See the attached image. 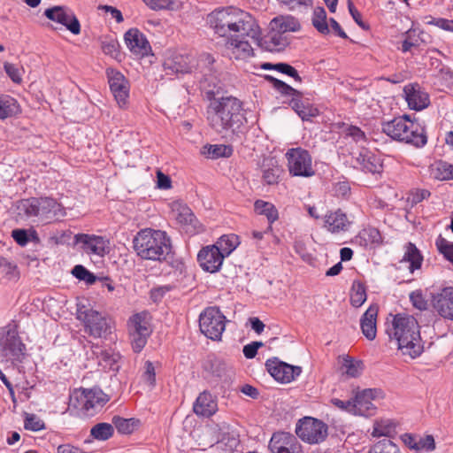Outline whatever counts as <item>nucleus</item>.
I'll use <instances>...</instances> for the list:
<instances>
[{
    "label": "nucleus",
    "mask_w": 453,
    "mask_h": 453,
    "mask_svg": "<svg viewBox=\"0 0 453 453\" xmlns=\"http://www.w3.org/2000/svg\"><path fill=\"white\" fill-rule=\"evenodd\" d=\"M215 93L213 91L208 94ZM207 120L210 127L223 137L238 140L245 133L247 119L242 103L236 97L216 96L210 98L207 107Z\"/></svg>",
    "instance_id": "1"
},
{
    "label": "nucleus",
    "mask_w": 453,
    "mask_h": 453,
    "mask_svg": "<svg viewBox=\"0 0 453 453\" xmlns=\"http://www.w3.org/2000/svg\"><path fill=\"white\" fill-rule=\"evenodd\" d=\"M207 23L219 36L249 37L260 44V27L251 15L234 7L215 10L207 16Z\"/></svg>",
    "instance_id": "2"
},
{
    "label": "nucleus",
    "mask_w": 453,
    "mask_h": 453,
    "mask_svg": "<svg viewBox=\"0 0 453 453\" xmlns=\"http://www.w3.org/2000/svg\"><path fill=\"white\" fill-rule=\"evenodd\" d=\"M386 334L390 342H395L403 355L411 358L419 357L424 351V344L420 336L419 325L411 315L398 313L391 322H387Z\"/></svg>",
    "instance_id": "3"
},
{
    "label": "nucleus",
    "mask_w": 453,
    "mask_h": 453,
    "mask_svg": "<svg viewBox=\"0 0 453 453\" xmlns=\"http://www.w3.org/2000/svg\"><path fill=\"white\" fill-rule=\"evenodd\" d=\"M133 248L142 259L163 261L171 253V240L161 230L145 228L140 230L133 240Z\"/></svg>",
    "instance_id": "4"
},
{
    "label": "nucleus",
    "mask_w": 453,
    "mask_h": 453,
    "mask_svg": "<svg viewBox=\"0 0 453 453\" xmlns=\"http://www.w3.org/2000/svg\"><path fill=\"white\" fill-rule=\"evenodd\" d=\"M382 131L394 140L422 147L426 143L424 128L407 115L397 117L382 124Z\"/></svg>",
    "instance_id": "5"
},
{
    "label": "nucleus",
    "mask_w": 453,
    "mask_h": 453,
    "mask_svg": "<svg viewBox=\"0 0 453 453\" xmlns=\"http://www.w3.org/2000/svg\"><path fill=\"white\" fill-rule=\"evenodd\" d=\"M296 434L302 441L307 443L319 444L326 439L328 426L320 419L304 417L298 420Z\"/></svg>",
    "instance_id": "6"
},
{
    "label": "nucleus",
    "mask_w": 453,
    "mask_h": 453,
    "mask_svg": "<svg viewBox=\"0 0 453 453\" xmlns=\"http://www.w3.org/2000/svg\"><path fill=\"white\" fill-rule=\"evenodd\" d=\"M199 327L206 337L219 341L225 331L226 317L218 307H208L199 316Z\"/></svg>",
    "instance_id": "7"
},
{
    "label": "nucleus",
    "mask_w": 453,
    "mask_h": 453,
    "mask_svg": "<svg viewBox=\"0 0 453 453\" xmlns=\"http://www.w3.org/2000/svg\"><path fill=\"white\" fill-rule=\"evenodd\" d=\"M288 167L290 174L298 177H311L315 174L312 165V158L308 150L292 148L286 153Z\"/></svg>",
    "instance_id": "8"
},
{
    "label": "nucleus",
    "mask_w": 453,
    "mask_h": 453,
    "mask_svg": "<svg viewBox=\"0 0 453 453\" xmlns=\"http://www.w3.org/2000/svg\"><path fill=\"white\" fill-rule=\"evenodd\" d=\"M127 326L132 348L134 352H140L152 332L146 314H134L129 319Z\"/></svg>",
    "instance_id": "9"
},
{
    "label": "nucleus",
    "mask_w": 453,
    "mask_h": 453,
    "mask_svg": "<svg viewBox=\"0 0 453 453\" xmlns=\"http://www.w3.org/2000/svg\"><path fill=\"white\" fill-rule=\"evenodd\" d=\"M172 211L178 225L186 234L194 235L203 231V226L187 204L178 201L173 202Z\"/></svg>",
    "instance_id": "10"
},
{
    "label": "nucleus",
    "mask_w": 453,
    "mask_h": 453,
    "mask_svg": "<svg viewBox=\"0 0 453 453\" xmlns=\"http://www.w3.org/2000/svg\"><path fill=\"white\" fill-rule=\"evenodd\" d=\"M78 319L83 320L89 334L95 337H106L111 334L110 319L93 309L78 311Z\"/></svg>",
    "instance_id": "11"
},
{
    "label": "nucleus",
    "mask_w": 453,
    "mask_h": 453,
    "mask_svg": "<svg viewBox=\"0 0 453 453\" xmlns=\"http://www.w3.org/2000/svg\"><path fill=\"white\" fill-rule=\"evenodd\" d=\"M44 15L47 19L64 25L72 34L81 33V25L74 13L65 6H54L46 9Z\"/></svg>",
    "instance_id": "12"
},
{
    "label": "nucleus",
    "mask_w": 453,
    "mask_h": 453,
    "mask_svg": "<svg viewBox=\"0 0 453 453\" xmlns=\"http://www.w3.org/2000/svg\"><path fill=\"white\" fill-rule=\"evenodd\" d=\"M268 372L278 381L288 383L299 376L302 369L279 360L277 357L268 359L265 363Z\"/></svg>",
    "instance_id": "13"
},
{
    "label": "nucleus",
    "mask_w": 453,
    "mask_h": 453,
    "mask_svg": "<svg viewBox=\"0 0 453 453\" xmlns=\"http://www.w3.org/2000/svg\"><path fill=\"white\" fill-rule=\"evenodd\" d=\"M108 82L118 104L120 107L126 105L129 96V86L127 80L117 70L109 68L106 71Z\"/></svg>",
    "instance_id": "14"
},
{
    "label": "nucleus",
    "mask_w": 453,
    "mask_h": 453,
    "mask_svg": "<svg viewBox=\"0 0 453 453\" xmlns=\"http://www.w3.org/2000/svg\"><path fill=\"white\" fill-rule=\"evenodd\" d=\"M224 256L214 245L203 248L198 255L197 260L201 267L209 273H216L220 269Z\"/></svg>",
    "instance_id": "15"
},
{
    "label": "nucleus",
    "mask_w": 453,
    "mask_h": 453,
    "mask_svg": "<svg viewBox=\"0 0 453 453\" xmlns=\"http://www.w3.org/2000/svg\"><path fill=\"white\" fill-rule=\"evenodd\" d=\"M124 40L130 51L137 56H147L151 50L146 36L137 28H131L127 31Z\"/></svg>",
    "instance_id": "16"
},
{
    "label": "nucleus",
    "mask_w": 453,
    "mask_h": 453,
    "mask_svg": "<svg viewBox=\"0 0 453 453\" xmlns=\"http://www.w3.org/2000/svg\"><path fill=\"white\" fill-rule=\"evenodd\" d=\"M381 392L377 389H365L357 393L354 398V414L361 416H371L373 414L375 406L372 403Z\"/></svg>",
    "instance_id": "17"
},
{
    "label": "nucleus",
    "mask_w": 453,
    "mask_h": 453,
    "mask_svg": "<svg viewBox=\"0 0 453 453\" xmlns=\"http://www.w3.org/2000/svg\"><path fill=\"white\" fill-rule=\"evenodd\" d=\"M433 306L443 318L453 320V288L448 287L433 295Z\"/></svg>",
    "instance_id": "18"
},
{
    "label": "nucleus",
    "mask_w": 453,
    "mask_h": 453,
    "mask_svg": "<svg viewBox=\"0 0 453 453\" xmlns=\"http://www.w3.org/2000/svg\"><path fill=\"white\" fill-rule=\"evenodd\" d=\"M3 354L12 361L21 362L25 357L26 347L14 332L9 331L2 343Z\"/></svg>",
    "instance_id": "19"
},
{
    "label": "nucleus",
    "mask_w": 453,
    "mask_h": 453,
    "mask_svg": "<svg viewBox=\"0 0 453 453\" xmlns=\"http://www.w3.org/2000/svg\"><path fill=\"white\" fill-rule=\"evenodd\" d=\"M75 242L81 244V248L88 253L103 256L109 242L102 236L87 234H78L74 236Z\"/></svg>",
    "instance_id": "20"
},
{
    "label": "nucleus",
    "mask_w": 453,
    "mask_h": 453,
    "mask_svg": "<svg viewBox=\"0 0 453 453\" xmlns=\"http://www.w3.org/2000/svg\"><path fill=\"white\" fill-rule=\"evenodd\" d=\"M405 99L411 109L421 111L428 106L429 96L423 91L418 84H409L404 87Z\"/></svg>",
    "instance_id": "21"
},
{
    "label": "nucleus",
    "mask_w": 453,
    "mask_h": 453,
    "mask_svg": "<svg viewBox=\"0 0 453 453\" xmlns=\"http://www.w3.org/2000/svg\"><path fill=\"white\" fill-rule=\"evenodd\" d=\"M245 37H232L226 43L227 54L235 59H247L253 56L251 44Z\"/></svg>",
    "instance_id": "22"
},
{
    "label": "nucleus",
    "mask_w": 453,
    "mask_h": 453,
    "mask_svg": "<svg viewBox=\"0 0 453 453\" xmlns=\"http://www.w3.org/2000/svg\"><path fill=\"white\" fill-rule=\"evenodd\" d=\"M297 441L294 435L287 433H276L272 436L269 449L272 453H295Z\"/></svg>",
    "instance_id": "23"
},
{
    "label": "nucleus",
    "mask_w": 453,
    "mask_h": 453,
    "mask_svg": "<svg viewBox=\"0 0 453 453\" xmlns=\"http://www.w3.org/2000/svg\"><path fill=\"white\" fill-rule=\"evenodd\" d=\"M350 224L347 215L340 209L325 216V227L334 234L348 231Z\"/></svg>",
    "instance_id": "24"
},
{
    "label": "nucleus",
    "mask_w": 453,
    "mask_h": 453,
    "mask_svg": "<svg viewBox=\"0 0 453 453\" xmlns=\"http://www.w3.org/2000/svg\"><path fill=\"white\" fill-rule=\"evenodd\" d=\"M80 401L81 408L88 412L91 410L103 407L108 398L101 390L84 389L80 395Z\"/></svg>",
    "instance_id": "25"
},
{
    "label": "nucleus",
    "mask_w": 453,
    "mask_h": 453,
    "mask_svg": "<svg viewBox=\"0 0 453 453\" xmlns=\"http://www.w3.org/2000/svg\"><path fill=\"white\" fill-rule=\"evenodd\" d=\"M194 412L203 417H211L218 410L217 402L207 391L201 393L193 406Z\"/></svg>",
    "instance_id": "26"
},
{
    "label": "nucleus",
    "mask_w": 453,
    "mask_h": 453,
    "mask_svg": "<svg viewBox=\"0 0 453 453\" xmlns=\"http://www.w3.org/2000/svg\"><path fill=\"white\" fill-rule=\"evenodd\" d=\"M378 315V307L371 305L363 314L360 320V326L363 334L370 341L376 337V319Z\"/></svg>",
    "instance_id": "27"
},
{
    "label": "nucleus",
    "mask_w": 453,
    "mask_h": 453,
    "mask_svg": "<svg viewBox=\"0 0 453 453\" xmlns=\"http://www.w3.org/2000/svg\"><path fill=\"white\" fill-rule=\"evenodd\" d=\"M259 41L260 44H256L270 51L280 50L288 44V39L284 34L271 29L264 40L259 36Z\"/></svg>",
    "instance_id": "28"
},
{
    "label": "nucleus",
    "mask_w": 453,
    "mask_h": 453,
    "mask_svg": "<svg viewBox=\"0 0 453 453\" xmlns=\"http://www.w3.org/2000/svg\"><path fill=\"white\" fill-rule=\"evenodd\" d=\"M356 161L361 170L365 173L374 174L382 171V163L380 158L369 151L361 152Z\"/></svg>",
    "instance_id": "29"
},
{
    "label": "nucleus",
    "mask_w": 453,
    "mask_h": 453,
    "mask_svg": "<svg viewBox=\"0 0 453 453\" xmlns=\"http://www.w3.org/2000/svg\"><path fill=\"white\" fill-rule=\"evenodd\" d=\"M271 30L278 31V33L286 34L288 32H296L299 30L300 24L291 16L276 17L270 22Z\"/></svg>",
    "instance_id": "30"
},
{
    "label": "nucleus",
    "mask_w": 453,
    "mask_h": 453,
    "mask_svg": "<svg viewBox=\"0 0 453 453\" xmlns=\"http://www.w3.org/2000/svg\"><path fill=\"white\" fill-rule=\"evenodd\" d=\"M40 201L42 217L51 219L52 218L64 216V208L55 199L50 197H42L40 198Z\"/></svg>",
    "instance_id": "31"
},
{
    "label": "nucleus",
    "mask_w": 453,
    "mask_h": 453,
    "mask_svg": "<svg viewBox=\"0 0 453 453\" xmlns=\"http://www.w3.org/2000/svg\"><path fill=\"white\" fill-rule=\"evenodd\" d=\"M403 261L410 263L409 270L411 273H414L415 270L421 267L423 256L414 243L408 242L406 244Z\"/></svg>",
    "instance_id": "32"
},
{
    "label": "nucleus",
    "mask_w": 453,
    "mask_h": 453,
    "mask_svg": "<svg viewBox=\"0 0 453 453\" xmlns=\"http://www.w3.org/2000/svg\"><path fill=\"white\" fill-rule=\"evenodd\" d=\"M289 104L303 120H310L311 118L319 114L317 108L313 107L310 104H305L301 100V97H293Z\"/></svg>",
    "instance_id": "33"
},
{
    "label": "nucleus",
    "mask_w": 453,
    "mask_h": 453,
    "mask_svg": "<svg viewBox=\"0 0 453 453\" xmlns=\"http://www.w3.org/2000/svg\"><path fill=\"white\" fill-rule=\"evenodd\" d=\"M164 67L176 73H185L191 71L190 61L188 57L183 55H176L172 58L166 59L164 63Z\"/></svg>",
    "instance_id": "34"
},
{
    "label": "nucleus",
    "mask_w": 453,
    "mask_h": 453,
    "mask_svg": "<svg viewBox=\"0 0 453 453\" xmlns=\"http://www.w3.org/2000/svg\"><path fill=\"white\" fill-rule=\"evenodd\" d=\"M280 167L273 159L267 160V163L263 164V175L264 181L268 185L277 184L281 173Z\"/></svg>",
    "instance_id": "35"
},
{
    "label": "nucleus",
    "mask_w": 453,
    "mask_h": 453,
    "mask_svg": "<svg viewBox=\"0 0 453 453\" xmlns=\"http://www.w3.org/2000/svg\"><path fill=\"white\" fill-rule=\"evenodd\" d=\"M240 244L239 237L235 234L222 235L216 244L219 252L225 257L229 256Z\"/></svg>",
    "instance_id": "36"
},
{
    "label": "nucleus",
    "mask_w": 453,
    "mask_h": 453,
    "mask_svg": "<svg viewBox=\"0 0 453 453\" xmlns=\"http://www.w3.org/2000/svg\"><path fill=\"white\" fill-rule=\"evenodd\" d=\"M19 111L17 101L10 96H0V119H4Z\"/></svg>",
    "instance_id": "37"
},
{
    "label": "nucleus",
    "mask_w": 453,
    "mask_h": 453,
    "mask_svg": "<svg viewBox=\"0 0 453 453\" xmlns=\"http://www.w3.org/2000/svg\"><path fill=\"white\" fill-rule=\"evenodd\" d=\"M99 358V365L104 369L108 368L112 371H118L119 365H117L120 356L118 353H114L111 350L104 349L100 350L97 354Z\"/></svg>",
    "instance_id": "38"
},
{
    "label": "nucleus",
    "mask_w": 453,
    "mask_h": 453,
    "mask_svg": "<svg viewBox=\"0 0 453 453\" xmlns=\"http://www.w3.org/2000/svg\"><path fill=\"white\" fill-rule=\"evenodd\" d=\"M254 208L257 213L265 215L270 223H273L278 219V211L275 206L263 200H257L254 203Z\"/></svg>",
    "instance_id": "39"
},
{
    "label": "nucleus",
    "mask_w": 453,
    "mask_h": 453,
    "mask_svg": "<svg viewBox=\"0 0 453 453\" xmlns=\"http://www.w3.org/2000/svg\"><path fill=\"white\" fill-rule=\"evenodd\" d=\"M227 368L226 363L216 357H209L204 364V369L218 378L226 375Z\"/></svg>",
    "instance_id": "40"
},
{
    "label": "nucleus",
    "mask_w": 453,
    "mask_h": 453,
    "mask_svg": "<svg viewBox=\"0 0 453 453\" xmlns=\"http://www.w3.org/2000/svg\"><path fill=\"white\" fill-rule=\"evenodd\" d=\"M312 25L323 35H327L329 33V27L326 22V12L324 7H316L314 9Z\"/></svg>",
    "instance_id": "41"
},
{
    "label": "nucleus",
    "mask_w": 453,
    "mask_h": 453,
    "mask_svg": "<svg viewBox=\"0 0 453 453\" xmlns=\"http://www.w3.org/2000/svg\"><path fill=\"white\" fill-rule=\"evenodd\" d=\"M203 153L211 158L229 157L233 154V148L229 145L219 144L203 147Z\"/></svg>",
    "instance_id": "42"
},
{
    "label": "nucleus",
    "mask_w": 453,
    "mask_h": 453,
    "mask_svg": "<svg viewBox=\"0 0 453 453\" xmlns=\"http://www.w3.org/2000/svg\"><path fill=\"white\" fill-rule=\"evenodd\" d=\"M113 432L114 426L111 424L98 423L91 428L90 434L96 440L106 441L112 436Z\"/></svg>",
    "instance_id": "43"
},
{
    "label": "nucleus",
    "mask_w": 453,
    "mask_h": 453,
    "mask_svg": "<svg viewBox=\"0 0 453 453\" xmlns=\"http://www.w3.org/2000/svg\"><path fill=\"white\" fill-rule=\"evenodd\" d=\"M0 268L4 276L8 280L17 281L19 279L18 265L5 257H0Z\"/></svg>",
    "instance_id": "44"
},
{
    "label": "nucleus",
    "mask_w": 453,
    "mask_h": 453,
    "mask_svg": "<svg viewBox=\"0 0 453 453\" xmlns=\"http://www.w3.org/2000/svg\"><path fill=\"white\" fill-rule=\"evenodd\" d=\"M266 80L270 81L273 88L277 89L280 94L285 96H292L293 97H302L303 94L299 90L292 88L288 84L285 83L282 81H280L273 76L267 75L265 76Z\"/></svg>",
    "instance_id": "45"
},
{
    "label": "nucleus",
    "mask_w": 453,
    "mask_h": 453,
    "mask_svg": "<svg viewBox=\"0 0 453 453\" xmlns=\"http://www.w3.org/2000/svg\"><path fill=\"white\" fill-rule=\"evenodd\" d=\"M366 300L365 286L360 282H354L350 293V303L354 307L361 306Z\"/></svg>",
    "instance_id": "46"
},
{
    "label": "nucleus",
    "mask_w": 453,
    "mask_h": 453,
    "mask_svg": "<svg viewBox=\"0 0 453 453\" xmlns=\"http://www.w3.org/2000/svg\"><path fill=\"white\" fill-rule=\"evenodd\" d=\"M434 176L438 180H453V165L447 162L440 161L433 168Z\"/></svg>",
    "instance_id": "47"
},
{
    "label": "nucleus",
    "mask_w": 453,
    "mask_h": 453,
    "mask_svg": "<svg viewBox=\"0 0 453 453\" xmlns=\"http://www.w3.org/2000/svg\"><path fill=\"white\" fill-rule=\"evenodd\" d=\"M369 453H401L396 444L389 439H383L378 441L370 449Z\"/></svg>",
    "instance_id": "48"
},
{
    "label": "nucleus",
    "mask_w": 453,
    "mask_h": 453,
    "mask_svg": "<svg viewBox=\"0 0 453 453\" xmlns=\"http://www.w3.org/2000/svg\"><path fill=\"white\" fill-rule=\"evenodd\" d=\"M145 4L152 10H171L177 11L180 8V4L173 0H143Z\"/></svg>",
    "instance_id": "49"
},
{
    "label": "nucleus",
    "mask_w": 453,
    "mask_h": 453,
    "mask_svg": "<svg viewBox=\"0 0 453 453\" xmlns=\"http://www.w3.org/2000/svg\"><path fill=\"white\" fill-rule=\"evenodd\" d=\"M395 426L388 420L376 421L373 426L372 435L373 437L389 436L394 432Z\"/></svg>",
    "instance_id": "50"
},
{
    "label": "nucleus",
    "mask_w": 453,
    "mask_h": 453,
    "mask_svg": "<svg viewBox=\"0 0 453 453\" xmlns=\"http://www.w3.org/2000/svg\"><path fill=\"white\" fill-rule=\"evenodd\" d=\"M73 275L80 280L91 285L97 280V277L87 270L83 265H77L72 270Z\"/></svg>",
    "instance_id": "51"
},
{
    "label": "nucleus",
    "mask_w": 453,
    "mask_h": 453,
    "mask_svg": "<svg viewBox=\"0 0 453 453\" xmlns=\"http://www.w3.org/2000/svg\"><path fill=\"white\" fill-rule=\"evenodd\" d=\"M112 424L120 434H127L133 432L134 419L124 418L119 416H114L112 418Z\"/></svg>",
    "instance_id": "52"
},
{
    "label": "nucleus",
    "mask_w": 453,
    "mask_h": 453,
    "mask_svg": "<svg viewBox=\"0 0 453 453\" xmlns=\"http://www.w3.org/2000/svg\"><path fill=\"white\" fill-rule=\"evenodd\" d=\"M21 208L27 217L42 216L40 199H31L22 202Z\"/></svg>",
    "instance_id": "53"
},
{
    "label": "nucleus",
    "mask_w": 453,
    "mask_h": 453,
    "mask_svg": "<svg viewBox=\"0 0 453 453\" xmlns=\"http://www.w3.org/2000/svg\"><path fill=\"white\" fill-rule=\"evenodd\" d=\"M436 246L440 253L453 265V242H448L445 238L439 236Z\"/></svg>",
    "instance_id": "54"
},
{
    "label": "nucleus",
    "mask_w": 453,
    "mask_h": 453,
    "mask_svg": "<svg viewBox=\"0 0 453 453\" xmlns=\"http://www.w3.org/2000/svg\"><path fill=\"white\" fill-rule=\"evenodd\" d=\"M119 48V42L115 39H105L102 41L101 49L105 55H109L115 59H117L120 56Z\"/></svg>",
    "instance_id": "55"
},
{
    "label": "nucleus",
    "mask_w": 453,
    "mask_h": 453,
    "mask_svg": "<svg viewBox=\"0 0 453 453\" xmlns=\"http://www.w3.org/2000/svg\"><path fill=\"white\" fill-rule=\"evenodd\" d=\"M435 449V441L433 435L427 434L425 437L418 436L416 452L433 451Z\"/></svg>",
    "instance_id": "56"
},
{
    "label": "nucleus",
    "mask_w": 453,
    "mask_h": 453,
    "mask_svg": "<svg viewBox=\"0 0 453 453\" xmlns=\"http://www.w3.org/2000/svg\"><path fill=\"white\" fill-rule=\"evenodd\" d=\"M343 366L345 367V372L350 377L359 376L363 370V363L361 361L350 358L344 359Z\"/></svg>",
    "instance_id": "57"
},
{
    "label": "nucleus",
    "mask_w": 453,
    "mask_h": 453,
    "mask_svg": "<svg viewBox=\"0 0 453 453\" xmlns=\"http://www.w3.org/2000/svg\"><path fill=\"white\" fill-rule=\"evenodd\" d=\"M410 301L412 305L419 311H426L427 309V301L420 289L412 291L410 294Z\"/></svg>",
    "instance_id": "58"
},
{
    "label": "nucleus",
    "mask_w": 453,
    "mask_h": 453,
    "mask_svg": "<svg viewBox=\"0 0 453 453\" xmlns=\"http://www.w3.org/2000/svg\"><path fill=\"white\" fill-rule=\"evenodd\" d=\"M24 427L27 430L40 431L44 428V422L35 414H27Z\"/></svg>",
    "instance_id": "59"
},
{
    "label": "nucleus",
    "mask_w": 453,
    "mask_h": 453,
    "mask_svg": "<svg viewBox=\"0 0 453 453\" xmlns=\"http://www.w3.org/2000/svg\"><path fill=\"white\" fill-rule=\"evenodd\" d=\"M344 132L347 136L351 137L356 142L363 144L366 142L365 132L356 126L347 127Z\"/></svg>",
    "instance_id": "60"
},
{
    "label": "nucleus",
    "mask_w": 453,
    "mask_h": 453,
    "mask_svg": "<svg viewBox=\"0 0 453 453\" xmlns=\"http://www.w3.org/2000/svg\"><path fill=\"white\" fill-rule=\"evenodd\" d=\"M275 70L294 78L295 81L298 82L302 81V78L298 74L297 71L292 65L287 63L275 64Z\"/></svg>",
    "instance_id": "61"
},
{
    "label": "nucleus",
    "mask_w": 453,
    "mask_h": 453,
    "mask_svg": "<svg viewBox=\"0 0 453 453\" xmlns=\"http://www.w3.org/2000/svg\"><path fill=\"white\" fill-rule=\"evenodd\" d=\"M145 372L143 373L144 380L150 385L154 386L156 382L155 367L152 362L146 361L144 365Z\"/></svg>",
    "instance_id": "62"
},
{
    "label": "nucleus",
    "mask_w": 453,
    "mask_h": 453,
    "mask_svg": "<svg viewBox=\"0 0 453 453\" xmlns=\"http://www.w3.org/2000/svg\"><path fill=\"white\" fill-rule=\"evenodd\" d=\"M12 237L20 246H26L29 242V235L26 229H14L12 232Z\"/></svg>",
    "instance_id": "63"
},
{
    "label": "nucleus",
    "mask_w": 453,
    "mask_h": 453,
    "mask_svg": "<svg viewBox=\"0 0 453 453\" xmlns=\"http://www.w3.org/2000/svg\"><path fill=\"white\" fill-rule=\"evenodd\" d=\"M430 19H431L427 21V24H433L443 30L453 32V20L441 18L434 19L432 17Z\"/></svg>",
    "instance_id": "64"
}]
</instances>
